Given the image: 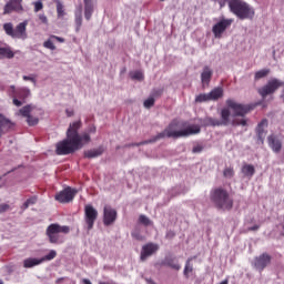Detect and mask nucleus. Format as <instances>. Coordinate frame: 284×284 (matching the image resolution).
<instances>
[{
    "instance_id": "0eeeda50",
    "label": "nucleus",
    "mask_w": 284,
    "mask_h": 284,
    "mask_svg": "<svg viewBox=\"0 0 284 284\" xmlns=\"http://www.w3.org/2000/svg\"><path fill=\"white\" fill-rule=\"evenodd\" d=\"M45 234L50 243H63L60 234H70V226H61L53 223L47 227Z\"/></svg>"
},
{
    "instance_id": "4c0bfd02",
    "label": "nucleus",
    "mask_w": 284,
    "mask_h": 284,
    "mask_svg": "<svg viewBox=\"0 0 284 284\" xmlns=\"http://www.w3.org/2000/svg\"><path fill=\"white\" fill-rule=\"evenodd\" d=\"M57 13L58 17H65V11H63V3L61 1L57 0Z\"/></svg>"
},
{
    "instance_id": "09e8293b",
    "label": "nucleus",
    "mask_w": 284,
    "mask_h": 284,
    "mask_svg": "<svg viewBox=\"0 0 284 284\" xmlns=\"http://www.w3.org/2000/svg\"><path fill=\"white\" fill-rule=\"evenodd\" d=\"M213 1H217L220 8H225L227 0H213Z\"/></svg>"
},
{
    "instance_id": "6e6552de",
    "label": "nucleus",
    "mask_w": 284,
    "mask_h": 284,
    "mask_svg": "<svg viewBox=\"0 0 284 284\" xmlns=\"http://www.w3.org/2000/svg\"><path fill=\"white\" fill-rule=\"evenodd\" d=\"M55 153L59 156H63L65 154H72V123L69 124L67 131V139L57 143Z\"/></svg>"
},
{
    "instance_id": "a18cd8bd",
    "label": "nucleus",
    "mask_w": 284,
    "mask_h": 284,
    "mask_svg": "<svg viewBox=\"0 0 284 284\" xmlns=\"http://www.w3.org/2000/svg\"><path fill=\"white\" fill-rule=\"evenodd\" d=\"M40 10H43V2H34V12H40Z\"/></svg>"
},
{
    "instance_id": "13d9d810",
    "label": "nucleus",
    "mask_w": 284,
    "mask_h": 284,
    "mask_svg": "<svg viewBox=\"0 0 284 284\" xmlns=\"http://www.w3.org/2000/svg\"><path fill=\"white\" fill-rule=\"evenodd\" d=\"M82 282H83V284H92V282H90V280H88V278H84Z\"/></svg>"
},
{
    "instance_id": "2f4dec72",
    "label": "nucleus",
    "mask_w": 284,
    "mask_h": 284,
    "mask_svg": "<svg viewBox=\"0 0 284 284\" xmlns=\"http://www.w3.org/2000/svg\"><path fill=\"white\" fill-rule=\"evenodd\" d=\"M193 258H196V256L190 257V258L186 261V263H185L184 276H185L186 278H190L191 272H194V267L192 266V260H193Z\"/></svg>"
},
{
    "instance_id": "79ce46f5",
    "label": "nucleus",
    "mask_w": 284,
    "mask_h": 284,
    "mask_svg": "<svg viewBox=\"0 0 284 284\" xmlns=\"http://www.w3.org/2000/svg\"><path fill=\"white\" fill-rule=\"evenodd\" d=\"M154 103H155L154 98H148V99L144 101V108H146L148 110H150V108H153Z\"/></svg>"
},
{
    "instance_id": "58836bf2",
    "label": "nucleus",
    "mask_w": 284,
    "mask_h": 284,
    "mask_svg": "<svg viewBox=\"0 0 284 284\" xmlns=\"http://www.w3.org/2000/svg\"><path fill=\"white\" fill-rule=\"evenodd\" d=\"M139 223H141L142 225H145V227H148V225H152V221H150V217L145 215L139 216Z\"/></svg>"
},
{
    "instance_id": "c9c22d12",
    "label": "nucleus",
    "mask_w": 284,
    "mask_h": 284,
    "mask_svg": "<svg viewBox=\"0 0 284 284\" xmlns=\"http://www.w3.org/2000/svg\"><path fill=\"white\" fill-rule=\"evenodd\" d=\"M31 112H32V105L30 104L19 110V114H21V116H26L27 119L30 116Z\"/></svg>"
},
{
    "instance_id": "b1692460",
    "label": "nucleus",
    "mask_w": 284,
    "mask_h": 284,
    "mask_svg": "<svg viewBox=\"0 0 284 284\" xmlns=\"http://www.w3.org/2000/svg\"><path fill=\"white\" fill-rule=\"evenodd\" d=\"M59 41V43H63L65 40L63 38H59L57 36H51L50 39L43 42V48H47V50H57V47L54 45V42L52 40Z\"/></svg>"
},
{
    "instance_id": "a211bd4d",
    "label": "nucleus",
    "mask_w": 284,
    "mask_h": 284,
    "mask_svg": "<svg viewBox=\"0 0 284 284\" xmlns=\"http://www.w3.org/2000/svg\"><path fill=\"white\" fill-rule=\"evenodd\" d=\"M270 263H272V256H270L267 253H263L258 257H255L254 261V265L260 272H263V270H265Z\"/></svg>"
},
{
    "instance_id": "37998d69",
    "label": "nucleus",
    "mask_w": 284,
    "mask_h": 284,
    "mask_svg": "<svg viewBox=\"0 0 284 284\" xmlns=\"http://www.w3.org/2000/svg\"><path fill=\"white\" fill-rule=\"evenodd\" d=\"M22 79H23V81H31V83H33V85H37V77L34 74L23 75Z\"/></svg>"
},
{
    "instance_id": "c85d7f7f",
    "label": "nucleus",
    "mask_w": 284,
    "mask_h": 284,
    "mask_svg": "<svg viewBox=\"0 0 284 284\" xmlns=\"http://www.w3.org/2000/svg\"><path fill=\"white\" fill-rule=\"evenodd\" d=\"M242 174L244 176H247L248 179H252L254 174H256V169L252 164H244L242 166Z\"/></svg>"
},
{
    "instance_id": "473e14b6",
    "label": "nucleus",
    "mask_w": 284,
    "mask_h": 284,
    "mask_svg": "<svg viewBox=\"0 0 284 284\" xmlns=\"http://www.w3.org/2000/svg\"><path fill=\"white\" fill-rule=\"evenodd\" d=\"M82 9L80 8L78 11H75V32H79L82 23H83V18L81 17Z\"/></svg>"
},
{
    "instance_id": "423d86ee",
    "label": "nucleus",
    "mask_w": 284,
    "mask_h": 284,
    "mask_svg": "<svg viewBox=\"0 0 284 284\" xmlns=\"http://www.w3.org/2000/svg\"><path fill=\"white\" fill-rule=\"evenodd\" d=\"M3 30L8 37H11V39H28V20L20 22L16 29L12 26V22H7L3 24Z\"/></svg>"
},
{
    "instance_id": "6ab92c4d",
    "label": "nucleus",
    "mask_w": 284,
    "mask_h": 284,
    "mask_svg": "<svg viewBox=\"0 0 284 284\" xmlns=\"http://www.w3.org/2000/svg\"><path fill=\"white\" fill-rule=\"evenodd\" d=\"M55 201H58V203H70V201H72V187L67 186L64 190L57 193Z\"/></svg>"
},
{
    "instance_id": "8fccbe9b",
    "label": "nucleus",
    "mask_w": 284,
    "mask_h": 284,
    "mask_svg": "<svg viewBox=\"0 0 284 284\" xmlns=\"http://www.w3.org/2000/svg\"><path fill=\"white\" fill-rule=\"evenodd\" d=\"M132 237L135 239L136 241H143V236L139 233H132Z\"/></svg>"
},
{
    "instance_id": "393cba45",
    "label": "nucleus",
    "mask_w": 284,
    "mask_h": 284,
    "mask_svg": "<svg viewBox=\"0 0 284 284\" xmlns=\"http://www.w3.org/2000/svg\"><path fill=\"white\" fill-rule=\"evenodd\" d=\"M103 152H104L103 146H99L98 149H91V150L84 151V158L97 159V156H101Z\"/></svg>"
},
{
    "instance_id": "de8ad7c7",
    "label": "nucleus",
    "mask_w": 284,
    "mask_h": 284,
    "mask_svg": "<svg viewBox=\"0 0 284 284\" xmlns=\"http://www.w3.org/2000/svg\"><path fill=\"white\" fill-rule=\"evenodd\" d=\"M192 152H193L194 154H199V153L203 152V146H202V145H195V146L193 148Z\"/></svg>"
},
{
    "instance_id": "39448f33",
    "label": "nucleus",
    "mask_w": 284,
    "mask_h": 284,
    "mask_svg": "<svg viewBox=\"0 0 284 284\" xmlns=\"http://www.w3.org/2000/svg\"><path fill=\"white\" fill-rule=\"evenodd\" d=\"M79 128H81V121L72 124V152L83 149L84 145H88V143L91 141L89 133L79 134Z\"/></svg>"
},
{
    "instance_id": "9b49d317",
    "label": "nucleus",
    "mask_w": 284,
    "mask_h": 284,
    "mask_svg": "<svg viewBox=\"0 0 284 284\" xmlns=\"http://www.w3.org/2000/svg\"><path fill=\"white\" fill-rule=\"evenodd\" d=\"M57 258V251L51 250L49 254L44 255L41 258L29 257L23 261V267L30 270V267H37V265H41V263H45V261H54Z\"/></svg>"
},
{
    "instance_id": "052dcab7",
    "label": "nucleus",
    "mask_w": 284,
    "mask_h": 284,
    "mask_svg": "<svg viewBox=\"0 0 284 284\" xmlns=\"http://www.w3.org/2000/svg\"><path fill=\"white\" fill-rule=\"evenodd\" d=\"M74 194H77V190L72 189V196H74Z\"/></svg>"
},
{
    "instance_id": "4be33fe9",
    "label": "nucleus",
    "mask_w": 284,
    "mask_h": 284,
    "mask_svg": "<svg viewBox=\"0 0 284 284\" xmlns=\"http://www.w3.org/2000/svg\"><path fill=\"white\" fill-rule=\"evenodd\" d=\"M12 125V121L4 118L3 114H0V139L2 134H6L11 130Z\"/></svg>"
},
{
    "instance_id": "f704fd0d",
    "label": "nucleus",
    "mask_w": 284,
    "mask_h": 284,
    "mask_svg": "<svg viewBox=\"0 0 284 284\" xmlns=\"http://www.w3.org/2000/svg\"><path fill=\"white\" fill-rule=\"evenodd\" d=\"M207 101H211L209 93H201L195 97V103H207Z\"/></svg>"
},
{
    "instance_id": "aec40b11",
    "label": "nucleus",
    "mask_w": 284,
    "mask_h": 284,
    "mask_svg": "<svg viewBox=\"0 0 284 284\" xmlns=\"http://www.w3.org/2000/svg\"><path fill=\"white\" fill-rule=\"evenodd\" d=\"M213 74H214V71H212V68H210L209 65H205L203 68V71L201 73L202 88L210 87V82L212 81V75Z\"/></svg>"
},
{
    "instance_id": "ddd939ff",
    "label": "nucleus",
    "mask_w": 284,
    "mask_h": 284,
    "mask_svg": "<svg viewBox=\"0 0 284 284\" xmlns=\"http://www.w3.org/2000/svg\"><path fill=\"white\" fill-rule=\"evenodd\" d=\"M232 23H234V19L222 18L212 28V32L214 34V38L215 39H221L223 37V32H225V30H227V28H231Z\"/></svg>"
},
{
    "instance_id": "f8f14e48",
    "label": "nucleus",
    "mask_w": 284,
    "mask_h": 284,
    "mask_svg": "<svg viewBox=\"0 0 284 284\" xmlns=\"http://www.w3.org/2000/svg\"><path fill=\"white\" fill-rule=\"evenodd\" d=\"M99 219V211L94 209L91 204H87L84 206V221L87 223L88 230H92L94 227V223Z\"/></svg>"
},
{
    "instance_id": "864d4df0",
    "label": "nucleus",
    "mask_w": 284,
    "mask_h": 284,
    "mask_svg": "<svg viewBox=\"0 0 284 284\" xmlns=\"http://www.w3.org/2000/svg\"><path fill=\"white\" fill-rule=\"evenodd\" d=\"M261 226L260 225H254L247 229V232H256Z\"/></svg>"
},
{
    "instance_id": "f3484780",
    "label": "nucleus",
    "mask_w": 284,
    "mask_h": 284,
    "mask_svg": "<svg viewBox=\"0 0 284 284\" xmlns=\"http://www.w3.org/2000/svg\"><path fill=\"white\" fill-rule=\"evenodd\" d=\"M267 143H268V148L275 154H278L281 152V150H283V141H281V139H278V135H276V134L268 135Z\"/></svg>"
},
{
    "instance_id": "3c124183",
    "label": "nucleus",
    "mask_w": 284,
    "mask_h": 284,
    "mask_svg": "<svg viewBox=\"0 0 284 284\" xmlns=\"http://www.w3.org/2000/svg\"><path fill=\"white\" fill-rule=\"evenodd\" d=\"M39 19L42 23H48V17H45V14H40Z\"/></svg>"
},
{
    "instance_id": "7c9ffc66",
    "label": "nucleus",
    "mask_w": 284,
    "mask_h": 284,
    "mask_svg": "<svg viewBox=\"0 0 284 284\" xmlns=\"http://www.w3.org/2000/svg\"><path fill=\"white\" fill-rule=\"evenodd\" d=\"M204 124L211 128H221L223 125L221 120L214 118H205Z\"/></svg>"
},
{
    "instance_id": "6e6d98bb",
    "label": "nucleus",
    "mask_w": 284,
    "mask_h": 284,
    "mask_svg": "<svg viewBox=\"0 0 284 284\" xmlns=\"http://www.w3.org/2000/svg\"><path fill=\"white\" fill-rule=\"evenodd\" d=\"M30 207V204L28 203V201H26L23 204H22V210H28Z\"/></svg>"
},
{
    "instance_id": "e2e57ef3",
    "label": "nucleus",
    "mask_w": 284,
    "mask_h": 284,
    "mask_svg": "<svg viewBox=\"0 0 284 284\" xmlns=\"http://www.w3.org/2000/svg\"><path fill=\"white\" fill-rule=\"evenodd\" d=\"M0 284H3V281L0 280Z\"/></svg>"
},
{
    "instance_id": "1a4fd4ad",
    "label": "nucleus",
    "mask_w": 284,
    "mask_h": 284,
    "mask_svg": "<svg viewBox=\"0 0 284 284\" xmlns=\"http://www.w3.org/2000/svg\"><path fill=\"white\" fill-rule=\"evenodd\" d=\"M10 89L11 97L13 99V105H16L17 108H21V105H23V103L26 102V99H28V97H30L31 94L30 89L26 87L17 89L14 85H11Z\"/></svg>"
},
{
    "instance_id": "a19ab883",
    "label": "nucleus",
    "mask_w": 284,
    "mask_h": 284,
    "mask_svg": "<svg viewBox=\"0 0 284 284\" xmlns=\"http://www.w3.org/2000/svg\"><path fill=\"white\" fill-rule=\"evenodd\" d=\"M131 79H133L135 81H143V73L141 71H135L131 75Z\"/></svg>"
},
{
    "instance_id": "e433bc0d",
    "label": "nucleus",
    "mask_w": 284,
    "mask_h": 284,
    "mask_svg": "<svg viewBox=\"0 0 284 284\" xmlns=\"http://www.w3.org/2000/svg\"><path fill=\"white\" fill-rule=\"evenodd\" d=\"M224 179H234V168L226 166L223 171Z\"/></svg>"
},
{
    "instance_id": "9d476101",
    "label": "nucleus",
    "mask_w": 284,
    "mask_h": 284,
    "mask_svg": "<svg viewBox=\"0 0 284 284\" xmlns=\"http://www.w3.org/2000/svg\"><path fill=\"white\" fill-rule=\"evenodd\" d=\"M284 82L273 78L271 80L267 81V83L260 88L257 90L260 97H262V99H266L267 97H270V94H274V92H276V90H278V88H283Z\"/></svg>"
},
{
    "instance_id": "5701e85b",
    "label": "nucleus",
    "mask_w": 284,
    "mask_h": 284,
    "mask_svg": "<svg viewBox=\"0 0 284 284\" xmlns=\"http://www.w3.org/2000/svg\"><path fill=\"white\" fill-rule=\"evenodd\" d=\"M165 136H168V132H165V129H164L163 132L158 133L156 135H154L150 140L139 142L135 145L139 146V145H148L150 143H156V141H161V139H165Z\"/></svg>"
},
{
    "instance_id": "c756f323",
    "label": "nucleus",
    "mask_w": 284,
    "mask_h": 284,
    "mask_svg": "<svg viewBox=\"0 0 284 284\" xmlns=\"http://www.w3.org/2000/svg\"><path fill=\"white\" fill-rule=\"evenodd\" d=\"M162 265H166V267H171V270H181V265L179 264V262H176L174 258L172 257H166Z\"/></svg>"
},
{
    "instance_id": "cd10ccee",
    "label": "nucleus",
    "mask_w": 284,
    "mask_h": 284,
    "mask_svg": "<svg viewBox=\"0 0 284 284\" xmlns=\"http://www.w3.org/2000/svg\"><path fill=\"white\" fill-rule=\"evenodd\" d=\"M0 59H14V52L10 47H0Z\"/></svg>"
},
{
    "instance_id": "680f3d73",
    "label": "nucleus",
    "mask_w": 284,
    "mask_h": 284,
    "mask_svg": "<svg viewBox=\"0 0 284 284\" xmlns=\"http://www.w3.org/2000/svg\"><path fill=\"white\" fill-rule=\"evenodd\" d=\"M61 281H63V278H59V280H57V283H61Z\"/></svg>"
},
{
    "instance_id": "2eb2a0df",
    "label": "nucleus",
    "mask_w": 284,
    "mask_h": 284,
    "mask_svg": "<svg viewBox=\"0 0 284 284\" xmlns=\"http://www.w3.org/2000/svg\"><path fill=\"white\" fill-rule=\"evenodd\" d=\"M23 0H9L3 9V14H12V12H23Z\"/></svg>"
},
{
    "instance_id": "603ef678",
    "label": "nucleus",
    "mask_w": 284,
    "mask_h": 284,
    "mask_svg": "<svg viewBox=\"0 0 284 284\" xmlns=\"http://www.w3.org/2000/svg\"><path fill=\"white\" fill-rule=\"evenodd\" d=\"M27 203H28L29 205H34V203H37V197H30V199H28V200H27Z\"/></svg>"
},
{
    "instance_id": "72a5a7b5",
    "label": "nucleus",
    "mask_w": 284,
    "mask_h": 284,
    "mask_svg": "<svg viewBox=\"0 0 284 284\" xmlns=\"http://www.w3.org/2000/svg\"><path fill=\"white\" fill-rule=\"evenodd\" d=\"M271 70L270 69H262L260 71L255 72V81H258L261 79H265V77H267V74H270Z\"/></svg>"
},
{
    "instance_id": "4468645a",
    "label": "nucleus",
    "mask_w": 284,
    "mask_h": 284,
    "mask_svg": "<svg viewBox=\"0 0 284 284\" xmlns=\"http://www.w3.org/2000/svg\"><path fill=\"white\" fill-rule=\"evenodd\" d=\"M159 252V244L156 243H146L145 245L142 246V251L140 254V260L142 262L148 261L150 256H153V254H156Z\"/></svg>"
},
{
    "instance_id": "f257e3e1",
    "label": "nucleus",
    "mask_w": 284,
    "mask_h": 284,
    "mask_svg": "<svg viewBox=\"0 0 284 284\" xmlns=\"http://www.w3.org/2000/svg\"><path fill=\"white\" fill-rule=\"evenodd\" d=\"M185 125H187L185 122L172 120L170 124L165 128L168 139H182L201 133V126L199 124H191L186 128ZM181 128L185 129L181 130Z\"/></svg>"
},
{
    "instance_id": "7ed1b4c3",
    "label": "nucleus",
    "mask_w": 284,
    "mask_h": 284,
    "mask_svg": "<svg viewBox=\"0 0 284 284\" xmlns=\"http://www.w3.org/2000/svg\"><path fill=\"white\" fill-rule=\"evenodd\" d=\"M210 199L216 210H223V212H230L234 207V199L230 195V192L223 187H215L210 193Z\"/></svg>"
},
{
    "instance_id": "a878e982",
    "label": "nucleus",
    "mask_w": 284,
    "mask_h": 284,
    "mask_svg": "<svg viewBox=\"0 0 284 284\" xmlns=\"http://www.w3.org/2000/svg\"><path fill=\"white\" fill-rule=\"evenodd\" d=\"M92 12H94V6L91 0H84V17L87 21L92 19Z\"/></svg>"
},
{
    "instance_id": "f03ea898",
    "label": "nucleus",
    "mask_w": 284,
    "mask_h": 284,
    "mask_svg": "<svg viewBox=\"0 0 284 284\" xmlns=\"http://www.w3.org/2000/svg\"><path fill=\"white\" fill-rule=\"evenodd\" d=\"M226 105L227 108L221 111L220 122L222 125H230V116L232 114L230 110H233L234 116H245V114H250L256 108V104H241L232 99L226 100Z\"/></svg>"
},
{
    "instance_id": "dca6fc26",
    "label": "nucleus",
    "mask_w": 284,
    "mask_h": 284,
    "mask_svg": "<svg viewBox=\"0 0 284 284\" xmlns=\"http://www.w3.org/2000/svg\"><path fill=\"white\" fill-rule=\"evenodd\" d=\"M118 213L112 206L105 205L103 207V223L105 226H110L114 224L116 221Z\"/></svg>"
},
{
    "instance_id": "49530a36",
    "label": "nucleus",
    "mask_w": 284,
    "mask_h": 284,
    "mask_svg": "<svg viewBox=\"0 0 284 284\" xmlns=\"http://www.w3.org/2000/svg\"><path fill=\"white\" fill-rule=\"evenodd\" d=\"M8 210H10V204H0V214L8 212Z\"/></svg>"
},
{
    "instance_id": "bb28decb",
    "label": "nucleus",
    "mask_w": 284,
    "mask_h": 284,
    "mask_svg": "<svg viewBox=\"0 0 284 284\" xmlns=\"http://www.w3.org/2000/svg\"><path fill=\"white\" fill-rule=\"evenodd\" d=\"M209 99H210V101H219V99H223V88L217 87V88L213 89L209 93Z\"/></svg>"
},
{
    "instance_id": "c03bdc74",
    "label": "nucleus",
    "mask_w": 284,
    "mask_h": 284,
    "mask_svg": "<svg viewBox=\"0 0 284 284\" xmlns=\"http://www.w3.org/2000/svg\"><path fill=\"white\" fill-rule=\"evenodd\" d=\"M27 123H28V125H37V123H39V118H34L32 115H29L27 118Z\"/></svg>"
},
{
    "instance_id": "412c9836",
    "label": "nucleus",
    "mask_w": 284,
    "mask_h": 284,
    "mask_svg": "<svg viewBox=\"0 0 284 284\" xmlns=\"http://www.w3.org/2000/svg\"><path fill=\"white\" fill-rule=\"evenodd\" d=\"M268 122L267 119H263L256 126V136H257V141H260V143L263 145V143H265V128H267Z\"/></svg>"
},
{
    "instance_id": "0e129e2a",
    "label": "nucleus",
    "mask_w": 284,
    "mask_h": 284,
    "mask_svg": "<svg viewBox=\"0 0 284 284\" xmlns=\"http://www.w3.org/2000/svg\"><path fill=\"white\" fill-rule=\"evenodd\" d=\"M160 1H165V0H160Z\"/></svg>"
},
{
    "instance_id": "20e7f679",
    "label": "nucleus",
    "mask_w": 284,
    "mask_h": 284,
    "mask_svg": "<svg viewBox=\"0 0 284 284\" xmlns=\"http://www.w3.org/2000/svg\"><path fill=\"white\" fill-rule=\"evenodd\" d=\"M230 11L244 21V19H254V8L243 0H227Z\"/></svg>"
},
{
    "instance_id": "bf43d9fd",
    "label": "nucleus",
    "mask_w": 284,
    "mask_h": 284,
    "mask_svg": "<svg viewBox=\"0 0 284 284\" xmlns=\"http://www.w3.org/2000/svg\"><path fill=\"white\" fill-rule=\"evenodd\" d=\"M99 284H116L115 282H100Z\"/></svg>"
},
{
    "instance_id": "4d7b16f0",
    "label": "nucleus",
    "mask_w": 284,
    "mask_h": 284,
    "mask_svg": "<svg viewBox=\"0 0 284 284\" xmlns=\"http://www.w3.org/2000/svg\"><path fill=\"white\" fill-rule=\"evenodd\" d=\"M173 236H174V232H169V233L166 234V237H168V239H173Z\"/></svg>"
},
{
    "instance_id": "5fc2aeb1",
    "label": "nucleus",
    "mask_w": 284,
    "mask_h": 284,
    "mask_svg": "<svg viewBox=\"0 0 284 284\" xmlns=\"http://www.w3.org/2000/svg\"><path fill=\"white\" fill-rule=\"evenodd\" d=\"M163 94V90L153 91V97H161Z\"/></svg>"
},
{
    "instance_id": "ea45409f",
    "label": "nucleus",
    "mask_w": 284,
    "mask_h": 284,
    "mask_svg": "<svg viewBox=\"0 0 284 284\" xmlns=\"http://www.w3.org/2000/svg\"><path fill=\"white\" fill-rule=\"evenodd\" d=\"M232 125H242L243 128H245L247 125V120H245V119H234L232 121Z\"/></svg>"
}]
</instances>
